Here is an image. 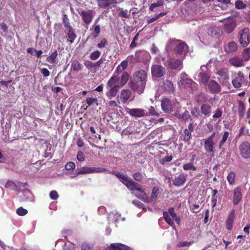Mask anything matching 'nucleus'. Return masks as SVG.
<instances>
[{
	"instance_id": "nucleus-27",
	"label": "nucleus",
	"mask_w": 250,
	"mask_h": 250,
	"mask_svg": "<svg viewBox=\"0 0 250 250\" xmlns=\"http://www.w3.org/2000/svg\"><path fill=\"white\" fill-rule=\"evenodd\" d=\"M229 63L235 67H241L245 65L243 60L237 57L231 58L229 59Z\"/></svg>"
},
{
	"instance_id": "nucleus-42",
	"label": "nucleus",
	"mask_w": 250,
	"mask_h": 250,
	"mask_svg": "<svg viewBox=\"0 0 250 250\" xmlns=\"http://www.w3.org/2000/svg\"><path fill=\"white\" fill-rule=\"evenodd\" d=\"M201 82L204 85H207L208 83L209 77L206 73H202L199 74Z\"/></svg>"
},
{
	"instance_id": "nucleus-8",
	"label": "nucleus",
	"mask_w": 250,
	"mask_h": 250,
	"mask_svg": "<svg viewBox=\"0 0 250 250\" xmlns=\"http://www.w3.org/2000/svg\"><path fill=\"white\" fill-rule=\"evenodd\" d=\"M239 42L243 47H247L250 42V32L248 28H245L239 32Z\"/></svg>"
},
{
	"instance_id": "nucleus-60",
	"label": "nucleus",
	"mask_w": 250,
	"mask_h": 250,
	"mask_svg": "<svg viewBox=\"0 0 250 250\" xmlns=\"http://www.w3.org/2000/svg\"><path fill=\"white\" fill-rule=\"evenodd\" d=\"M84 64L88 69L94 68V63L90 61H85L84 62Z\"/></svg>"
},
{
	"instance_id": "nucleus-41",
	"label": "nucleus",
	"mask_w": 250,
	"mask_h": 250,
	"mask_svg": "<svg viewBox=\"0 0 250 250\" xmlns=\"http://www.w3.org/2000/svg\"><path fill=\"white\" fill-rule=\"evenodd\" d=\"M229 133L228 131H225L224 132L222 138L221 140L219 142L218 146L220 149H221L222 147L224 144L226 143V142L227 141V140L229 137Z\"/></svg>"
},
{
	"instance_id": "nucleus-18",
	"label": "nucleus",
	"mask_w": 250,
	"mask_h": 250,
	"mask_svg": "<svg viewBox=\"0 0 250 250\" xmlns=\"http://www.w3.org/2000/svg\"><path fill=\"white\" fill-rule=\"evenodd\" d=\"M187 175L185 173H181L178 176L175 177L173 180V185L177 187L182 186L186 182Z\"/></svg>"
},
{
	"instance_id": "nucleus-56",
	"label": "nucleus",
	"mask_w": 250,
	"mask_h": 250,
	"mask_svg": "<svg viewBox=\"0 0 250 250\" xmlns=\"http://www.w3.org/2000/svg\"><path fill=\"white\" fill-rule=\"evenodd\" d=\"M75 164L74 162H69L67 163L65 167V168L66 170H73L75 168Z\"/></svg>"
},
{
	"instance_id": "nucleus-31",
	"label": "nucleus",
	"mask_w": 250,
	"mask_h": 250,
	"mask_svg": "<svg viewBox=\"0 0 250 250\" xmlns=\"http://www.w3.org/2000/svg\"><path fill=\"white\" fill-rule=\"evenodd\" d=\"M77 175L93 173V167H83L76 170Z\"/></svg>"
},
{
	"instance_id": "nucleus-47",
	"label": "nucleus",
	"mask_w": 250,
	"mask_h": 250,
	"mask_svg": "<svg viewBox=\"0 0 250 250\" xmlns=\"http://www.w3.org/2000/svg\"><path fill=\"white\" fill-rule=\"evenodd\" d=\"M183 167L185 170H192L195 171L196 170V167L192 163H188L186 164H184Z\"/></svg>"
},
{
	"instance_id": "nucleus-54",
	"label": "nucleus",
	"mask_w": 250,
	"mask_h": 250,
	"mask_svg": "<svg viewBox=\"0 0 250 250\" xmlns=\"http://www.w3.org/2000/svg\"><path fill=\"white\" fill-rule=\"evenodd\" d=\"M98 100L97 98H87L86 99V103L89 105L90 106L94 104H98Z\"/></svg>"
},
{
	"instance_id": "nucleus-37",
	"label": "nucleus",
	"mask_w": 250,
	"mask_h": 250,
	"mask_svg": "<svg viewBox=\"0 0 250 250\" xmlns=\"http://www.w3.org/2000/svg\"><path fill=\"white\" fill-rule=\"evenodd\" d=\"M119 16L122 18H125L126 19H129L130 17L131 13L130 11H128L126 9L124 10L123 8H119Z\"/></svg>"
},
{
	"instance_id": "nucleus-1",
	"label": "nucleus",
	"mask_w": 250,
	"mask_h": 250,
	"mask_svg": "<svg viewBox=\"0 0 250 250\" xmlns=\"http://www.w3.org/2000/svg\"><path fill=\"white\" fill-rule=\"evenodd\" d=\"M147 73L143 69L136 71L130 78L129 87L138 94L144 93L147 82Z\"/></svg>"
},
{
	"instance_id": "nucleus-48",
	"label": "nucleus",
	"mask_w": 250,
	"mask_h": 250,
	"mask_svg": "<svg viewBox=\"0 0 250 250\" xmlns=\"http://www.w3.org/2000/svg\"><path fill=\"white\" fill-rule=\"evenodd\" d=\"M62 21H63V23L64 24V27L68 29V28L72 27L71 26L70 23L69 22V20L66 14L63 15V18H62Z\"/></svg>"
},
{
	"instance_id": "nucleus-34",
	"label": "nucleus",
	"mask_w": 250,
	"mask_h": 250,
	"mask_svg": "<svg viewBox=\"0 0 250 250\" xmlns=\"http://www.w3.org/2000/svg\"><path fill=\"white\" fill-rule=\"evenodd\" d=\"M129 74L127 71H123L122 73L121 78L120 79V84L121 86H124L128 81Z\"/></svg>"
},
{
	"instance_id": "nucleus-10",
	"label": "nucleus",
	"mask_w": 250,
	"mask_h": 250,
	"mask_svg": "<svg viewBox=\"0 0 250 250\" xmlns=\"http://www.w3.org/2000/svg\"><path fill=\"white\" fill-rule=\"evenodd\" d=\"M141 193L140 199L146 202V203H149L151 201H155L157 198V196L159 194V188L156 187H153L151 192V195L150 198H149L143 190V191H140Z\"/></svg>"
},
{
	"instance_id": "nucleus-32",
	"label": "nucleus",
	"mask_w": 250,
	"mask_h": 250,
	"mask_svg": "<svg viewBox=\"0 0 250 250\" xmlns=\"http://www.w3.org/2000/svg\"><path fill=\"white\" fill-rule=\"evenodd\" d=\"M164 86L166 91L171 93L175 91V87L172 81L166 80L164 83Z\"/></svg>"
},
{
	"instance_id": "nucleus-64",
	"label": "nucleus",
	"mask_w": 250,
	"mask_h": 250,
	"mask_svg": "<svg viewBox=\"0 0 250 250\" xmlns=\"http://www.w3.org/2000/svg\"><path fill=\"white\" fill-rule=\"evenodd\" d=\"M41 72L44 77H47L50 75V71L46 68L41 69Z\"/></svg>"
},
{
	"instance_id": "nucleus-51",
	"label": "nucleus",
	"mask_w": 250,
	"mask_h": 250,
	"mask_svg": "<svg viewBox=\"0 0 250 250\" xmlns=\"http://www.w3.org/2000/svg\"><path fill=\"white\" fill-rule=\"evenodd\" d=\"M133 177L135 180H136L138 182H141L143 180V176L141 173L138 171V172H135L133 175Z\"/></svg>"
},
{
	"instance_id": "nucleus-58",
	"label": "nucleus",
	"mask_w": 250,
	"mask_h": 250,
	"mask_svg": "<svg viewBox=\"0 0 250 250\" xmlns=\"http://www.w3.org/2000/svg\"><path fill=\"white\" fill-rule=\"evenodd\" d=\"M107 171V169L105 168L98 167H93V173H100L104 172Z\"/></svg>"
},
{
	"instance_id": "nucleus-49",
	"label": "nucleus",
	"mask_w": 250,
	"mask_h": 250,
	"mask_svg": "<svg viewBox=\"0 0 250 250\" xmlns=\"http://www.w3.org/2000/svg\"><path fill=\"white\" fill-rule=\"evenodd\" d=\"M163 4H164V1L163 0H159V1H157L156 3H152L149 7V9L151 11H153L155 8L158 7V6H162Z\"/></svg>"
},
{
	"instance_id": "nucleus-52",
	"label": "nucleus",
	"mask_w": 250,
	"mask_h": 250,
	"mask_svg": "<svg viewBox=\"0 0 250 250\" xmlns=\"http://www.w3.org/2000/svg\"><path fill=\"white\" fill-rule=\"evenodd\" d=\"M101 55V52L99 51H95L90 55V58L92 60H97Z\"/></svg>"
},
{
	"instance_id": "nucleus-59",
	"label": "nucleus",
	"mask_w": 250,
	"mask_h": 250,
	"mask_svg": "<svg viewBox=\"0 0 250 250\" xmlns=\"http://www.w3.org/2000/svg\"><path fill=\"white\" fill-rule=\"evenodd\" d=\"M77 159L79 161H84L85 160V156L83 153L82 151H79L77 154Z\"/></svg>"
},
{
	"instance_id": "nucleus-24",
	"label": "nucleus",
	"mask_w": 250,
	"mask_h": 250,
	"mask_svg": "<svg viewBox=\"0 0 250 250\" xmlns=\"http://www.w3.org/2000/svg\"><path fill=\"white\" fill-rule=\"evenodd\" d=\"M235 210L232 209L226 221V228L229 230H231L232 229L233 223L235 218Z\"/></svg>"
},
{
	"instance_id": "nucleus-15",
	"label": "nucleus",
	"mask_w": 250,
	"mask_h": 250,
	"mask_svg": "<svg viewBox=\"0 0 250 250\" xmlns=\"http://www.w3.org/2000/svg\"><path fill=\"white\" fill-rule=\"evenodd\" d=\"M151 71L152 76L161 78L165 74L166 69L161 65L155 64L152 66Z\"/></svg>"
},
{
	"instance_id": "nucleus-57",
	"label": "nucleus",
	"mask_w": 250,
	"mask_h": 250,
	"mask_svg": "<svg viewBox=\"0 0 250 250\" xmlns=\"http://www.w3.org/2000/svg\"><path fill=\"white\" fill-rule=\"evenodd\" d=\"M172 159L173 157L171 155L169 156H166L160 161V163L162 165H164L166 162H170L172 160Z\"/></svg>"
},
{
	"instance_id": "nucleus-20",
	"label": "nucleus",
	"mask_w": 250,
	"mask_h": 250,
	"mask_svg": "<svg viewBox=\"0 0 250 250\" xmlns=\"http://www.w3.org/2000/svg\"><path fill=\"white\" fill-rule=\"evenodd\" d=\"M208 88L212 93H219L221 91V87L219 83L214 80H210L208 83Z\"/></svg>"
},
{
	"instance_id": "nucleus-9",
	"label": "nucleus",
	"mask_w": 250,
	"mask_h": 250,
	"mask_svg": "<svg viewBox=\"0 0 250 250\" xmlns=\"http://www.w3.org/2000/svg\"><path fill=\"white\" fill-rule=\"evenodd\" d=\"M224 21L223 28L227 34H230L233 32L236 26V21L233 18H228L220 20V22Z\"/></svg>"
},
{
	"instance_id": "nucleus-13",
	"label": "nucleus",
	"mask_w": 250,
	"mask_h": 250,
	"mask_svg": "<svg viewBox=\"0 0 250 250\" xmlns=\"http://www.w3.org/2000/svg\"><path fill=\"white\" fill-rule=\"evenodd\" d=\"M245 81L244 74L239 71L232 80V84L235 88H240Z\"/></svg>"
},
{
	"instance_id": "nucleus-16",
	"label": "nucleus",
	"mask_w": 250,
	"mask_h": 250,
	"mask_svg": "<svg viewBox=\"0 0 250 250\" xmlns=\"http://www.w3.org/2000/svg\"><path fill=\"white\" fill-rule=\"evenodd\" d=\"M98 6L101 8H111L116 6L117 0H96Z\"/></svg>"
},
{
	"instance_id": "nucleus-11",
	"label": "nucleus",
	"mask_w": 250,
	"mask_h": 250,
	"mask_svg": "<svg viewBox=\"0 0 250 250\" xmlns=\"http://www.w3.org/2000/svg\"><path fill=\"white\" fill-rule=\"evenodd\" d=\"M240 154L244 159L250 158V143L244 142L241 144L239 146Z\"/></svg>"
},
{
	"instance_id": "nucleus-6",
	"label": "nucleus",
	"mask_w": 250,
	"mask_h": 250,
	"mask_svg": "<svg viewBox=\"0 0 250 250\" xmlns=\"http://www.w3.org/2000/svg\"><path fill=\"white\" fill-rule=\"evenodd\" d=\"M163 217L165 221L171 226L174 225V222L173 220H174L177 224H179L181 221L180 218L177 216V214L174 212V209L173 208H168V212H163Z\"/></svg>"
},
{
	"instance_id": "nucleus-26",
	"label": "nucleus",
	"mask_w": 250,
	"mask_h": 250,
	"mask_svg": "<svg viewBox=\"0 0 250 250\" xmlns=\"http://www.w3.org/2000/svg\"><path fill=\"white\" fill-rule=\"evenodd\" d=\"M131 94V92L129 89H123L120 94V100L123 104L126 103L129 99Z\"/></svg>"
},
{
	"instance_id": "nucleus-5",
	"label": "nucleus",
	"mask_w": 250,
	"mask_h": 250,
	"mask_svg": "<svg viewBox=\"0 0 250 250\" xmlns=\"http://www.w3.org/2000/svg\"><path fill=\"white\" fill-rule=\"evenodd\" d=\"M165 58L162 59L164 65L167 69L173 70L176 69L181 70L183 68V60L175 58L174 57H170L167 59L166 62Z\"/></svg>"
},
{
	"instance_id": "nucleus-62",
	"label": "nucleus",
	"mask_w": 250,
	"mask_h": 250,
	"mask_svg": "<svg viewBox=\"0 0 250 250\" xmlns=\"http://www.w3.org/2000/svg\"><path fill=\"white\" fill-rule=\"evenodd\" d=\"M49 196L51 199L56 200L59 197V195L56 191L52 190L50 192Z\"/></svg>"
},
{
	"instance_id": "nucleus-39",
	"label": "nucleus",
	"mask_w": 250,
	"mask_h": 250,
	"mask_svg": "<svg viewBox=\"0 0 250 250\" xmlns=\"http://www.w3.org/2000/svg\"><path fill=\"white\" fill-rule=\"evenodd\" d=\"M68 32L67 33V37L69 39V42L71 43H72L74 42V41L76 38L77 36L74 32V30L73 27L68 28Z\"/></svg>"
},
{
	"instance_id": "nucleus-63",
	"label": "nucleus",
	"mask_w": 250,
	"mask_h": 250,
	"mask_svg": "<svg viewBox=\"0 0 250 250\" xmlns=\"http://www.w3.org/2000/svg\"><path fill=\"white\" fill-rule=\"evenodd\" d=\"M191 244V242H188L186 241L180 242L177 244V246L178 247L189 246Z\"/></svg>"
},
{
	"instance_id": "nucleus-50",
	"label": "nucleus",
	"mask_w": 250,
	"mask_h": 250,
	"mask_svg": "<svg viewBox=\"0 0 250 250\" xmlns=\"http://www.w3.org/2000/svg\"><path fill=\"white\" fill-rule=\"evenodd\" d=\"M223 114L222 110L221 108H217L213 115L212 117L214 119H218L222 117Z\"/></svg>"
},
{
	"instance_id": "nucleus-19",
	"label": "nucleus",
	"mask_w": 250,
	"mask_h": 250,
	"mask_svg": "<svg viewBox=\"0 0 250 250\" xmlns=\"http://www.w3.org/2000/svg\"><path fill=\"white\" fill-rule=\"evenodd\" d=\"M161 106L163 110L165 113H170L172 111L171 102L168 98H165L162 99Z\"/></svg>"
},
{
	"instance_id": "nucleus-40",
	"label": "nucleus",
	"mask_w": 250,
	"mask_h": 250,
	"mask_svg": "<svg viewBox=\"0 0 250 250\" xmlns=\"http://www.w3.org/2000/svg\"><path fill=\"white\" fill-rule=\"evenodd\" d=\"M243 61L247 62L250 60V48H245L242 52V59Z\"/></svg>"
},
{
	"instance_id": "nucleus-3",
	"label": "nucleus",
	"mask_w": 250,
	"mask_h": 250,
	"mask_svg": "<svg viewBox=\"0 0 250 250\" xmlns=\"http://www.w3.org/2000/svg\"><path fill=\"white\" fill-rule=\"evenodd\" d=\"M119 83L117 78L115 77H111L107 81L106 85L105 95L108 99L110 100L116 96L120 88Z\"/></svg>"
},
{
	"instance_id": "nucleus-38",
	"label": "nucleus",
	"mask_w": 250,
	"mask_h": 250,
	"mask_svg": "<svg viewBox=\"0 0 250 250\" xmlns=\"http://www.w3.org/2000/svg\"><path fill=\"white\" fill-rule=\"evenodd\" d=\"M58 52L56 50L52 52L47 58L46 61L51 64L55 63L58 56Z\"/></svg>"
},
{
	"instance_id": "nucleus-46",
	"label": "nucleus",
	"mask_w": 250,
	"mask_h": 250,
	"mask_svg": "<svg viewBox=\"0 0 250 250\" xmlns=\"http://www.w3.org/2000/svg\"><path fill=\"white\" fill-rule=\"evenodd\" d=\"M123 71H125L122 68H121L119 65L116 68L115 71H114L113 75L111 77H116L117 78L118 82L120 81L119 75L122 74Z\"/></svg>"
},
{
	"instance_id": "nucleus-44",
	"label": "nucleus",
	"mask_w": 250,
	"mask_h": 250,
	"mask_svg": "<svg viewBox=\"0 0 250 250\" xmlns=\"http://www.w3.org/2000/svg\"><path fill=\"white\" fill-rule=\"evenodd\" d=\"M191 137V132L189 131L188 130H187V128L185 129L183 131V141L185 142H188Z\"/></svg>"
},
{
	"instance_id": "nucleus-7",
	"label": "nucleus",
	"mask_w": 250,
	"mask_h": 250,
	"mask_svg": "<svg viewBox=\"0 0 250 250\" xmlns=\"http://www.w3.org/2000/svg\"><path fill=\"white\" fill-rule=\"evenodd\" d=\"M78 14L80 15L83 23L85 24L86 28L91 22L94 16L95 11L92 9L84 10L82 9L77 10Z\"/></svg>"
},
{
	"instance_id": "nucleus-33",
	"label": "nucleus",
	"mask_w": 250,
	"mask_h": 250,
	"mask_svg": "<svg viewBox=\"0 0 250 250\" xmlns=\"http://www.w3.org/2000/svg\"><path fill=\"white\" fill-rule=\"evenodd\" d=\"M237 49L238 47L237 43L232 41L229 43L228 46L225 48V50L227 52L230 53L236 52Z\"/></svg>"
},
{
	"instance_id": "nucleus-45",
	"label": "nucleus",
	"mask_w": 250,
	"mask_h": 250,
	"mask_svg": "<svg viewBox=\"0 0 250 250\" xmlns=\"http://www.w3.org/2000/svg\"><path fill=\"white\" fill-rule=\"evenodd\" d=\"M167 14V12H161L159 14L156 15L154 17L151 18L149 20L147 21V22L148 24L151 23L158 19H159L160 17H162Z\"/></svg>"
},
{
	"instance_id": "nucleus-4",
	"label": "nucleus",
	"mask_w": 250,
	"mask_h": 250,
	"mask_svg": "<svg viewBox=\"0 0 250 250\" xmlns=\"http://www.w3.org/2000/svg\"><path fill=\"white\" fill-rule=\"evenodd\" d=\"M216 136H219V132L214 131L208 138L202 140L204 149L207 153L213 154L215 152L216 141H214V138Z\"/></svg>"
},
{
	"instance_id": "nucleus-43",
	"label": "nucleus",
	"mask_w": 250,
	"mask_h": 250,
	"mask_svg": "<svg viewBox=\"0 0 250 250\" xmlns=\"http://www.w3.org/2000/svg\"><path fill=\"white\" fill-rule=\"evenodd\" d=\"M235 173L233 171H230L227 177V179L229 183L232 185L235 183Z\"/></svg>"
},
{
	"instance_id": "nucleus-23",
	"label": "nucleus",
	"mask_w": 250,
	"mask_h": 250,
	"mask_svg": "<svg viewBox=\"0 0 250 250\" xmlns=\"http://www.w3.org/2000/svg\"><path fill=\"white\" fill-rule=\"evenodd\" d=\"M216 74L219 76L218 79L222 83H226L229 79V72L227 70L221 69L218 70Z\"/></svg>"
},
{
	"instance_id": "nucleus-30",
	"label": "nucleus",
	"mask_w": 250,
	"mask_h": 250,
	"mask_svg": "<svg viewBox=\"0 0 250 250\" xmlns=\"http://www.w3.org/2000/svg\"><path fill=\"white\" fill-rule=\"evenodd\" d=\"M174 116L180 120H183L185 121H186L189 119L192 120L189 113L187 110H186L182 114H181L179 112L176 113L174 114Z\"/></svg>"
},
{
	"instance_id": "nucleus-35",
	"label": "nucleus",
	"mask_w": 250,
	"mask_h": 250,
	"mask_svg": "<svg viewBox=\"0 0 250 250\" xmlns=\"http://www.w3.org/2000/svg\"><path fill=\"white\" fill-rule=\"evenodd\" d=\"M71 68L74 71L79 72L82 69V65L78 60H72L71 64Z\"/></svg>"
},
{
	"instance_id": "nucleus-61",
	"label": "nucleus",
	"mask_w": 250,
	"mask_h": 250,
	"mask_svg": "<svg viewBox=\"0 0 250 250\" xmlns=\"http://www.w3.org/2000/svg\"><path fill=\"white\" fill-rule=\"evenodd\" d=\"M107 41L105 39H103L101 40V41L100 42H99L98 44H97V46L99 48H104V47H105L106 45L107 44Z\"/></svg>"
},
{
	"instance_id": "nucleus-55",
	"label": "nucleus",
	"mask_w": 250,
	"mask_h": 250,
	"mask_svg": "<svg viewBox=\"0 0 250 250\" xmlns=\"http://www.w3.org/2000/svg\"><path fill=\"white\" fill-rule=\"evenodd\" d=\"M27 212V210L23 208L22 207L19 208L16 210V213L20 216H24L26 215Z\"/></svg>"
},
{
	"instance_id": "nucleus-21",
	"label": "nucleus",
	"mask_w": 250,
	"mask_h": 250,
	"mask_svg": "<svg viewBox=\"0 0 250 250\" xmlns=\"http://www.w3.org/2000/svg\"><path fill=\"white\" fill-rule=\"evenodd\" d=\"M207 32L208 35L218 38L222 34L221 29L217 26L211 27L208 29Z\"/></svg>"
},
{
	"instance_id": "nucleus-29",
	"label": "nucleus",
	"mask_w": 250,
	"mask_h": 250,
	"mask_svg": "<svg viewBox=\"0 0 250 250\" xmlns=\"http://www.w3.org/2000/svg\"><path fill=\"white\" fill-rule=\"evenodd\" d=\"M129 247L121 243L111 244L108 248V250H128Z\"/></svg>"
},
{
	"instance_id": "nucleus-12",
	"label": "nucleus",
	"mask_w": 250,
	"mask_h": 250,
	"mask_svg": "<svg viewBox=\"0 0 250 250\" xmlns=\"http://www.w3.org/2000/svg\"><path fill=\"white\" fill-rule=\"evenodd\" d=\"M188 45L185 42L182 41L175 46L173 50L176 54L184 56L188 53Z\"/></svg>"
},
{
	"instance_id": "nucleus-25",
	"label": "nucleus",
	"mask_w": 250,
	"mask_h": 250,
	"mask_svg": "<svg viewBox=\"0 0 250 250\" xmlns=\"http://www.w3.org/2000/svg\"><path fill=\"white\" fill-rule=\"evenodd\" d=\"M200 111L202 115L209 117L211 114V106L208 103H204L201 106Z\"/></svg>"
},
{
	"instance_id": "nucleus-22",
	"label": "nucleus",
	"mask_w": 250,
	"mask_h": 250,
	"mask_svg": "<svg viewBox=\"0 0 250 250\" xmlns=\"http://www.w3.org/2000/svg\"><path fill=\"white\" fill-rule=\"evenodd\" d=\"M181 76V79L178 83L179 85L190 87L191 86L192 83H194L193 81L191 79H188L187 77V75L185 72H182Z\"/></svg>"
},
{
	"instance_id": "nucleus-28",
	"label": "nucleus",
	"mask_w": 250,
	"mask_h": 250,
	"mask_svg": "<svg viewBox=\"0 0 250 250\" xmlns=\"http://www.w3.org/2000/svg\"><path fill=\"white\" fill-rule=\"evenodd\" d=\"M238 103V112L240 119H243L244 117L246 111V105L245 103L240 100H239Z\"/></svg>"
},
{
	"instance_id": "nucleus-14",
	"label": "nucleus",
	"mask_w": 250,
	"mask_h": 250,
	"mask_svg": "<svg viewBox=\"0 0 250 250\" xmlns=\"http://www.w3.org/2000/svg\"><path fill=\"white\" fill-rule=\"evenodd\" d=\"M232 203L234 206L238 205L242 199V189L240 187H237L232 190Z\"/></svg>"
},
{
	"instance_id": "nucleus-36",
	"label": "nucleus",
	"mask_w": 250,
	"mask_h": 250,
	"mask_svg": "<svg viewBox=\"0 0 250 250\" xmlns=\"http://www.w3.org/2000/svg\"><path fill=\"white\" fill-rule=\"evenodd\" d=\"M91 30H93L90 36L94 39L97 38L101 32V28L100 25H92Z\"/></svg>"
},
{
	"instance_id": "nucleus-53",
	"label": "nucleus",
	"mask_w": 250,
	"mask_h": 250,
	"mask_svg": "<svg viewBox=\"0 0 250 250\" xmlns=\"http://www.w3.org/2000/svg\"><path fill=\"white\" fill-rule=\"evenodd\" d=\"M235 5L236 8L238 9H242L246 7V4L239 0H237L235 1Z\"/></svg>"
},
{
	"instance_id": "nucleus-17",
	"label": "nucleus",
	"mask_w": 250,
	"mask_h": 250,
	"mask_svg": "<svg viewBox=\"0 0 250 250\" xmlns=\"http://www.w3.org/2000/svg\"><path fill=\"white\" fill-rule=\"evenodd\" d=\"M128 113L135 118H141L146 116V110L142 108L128 109Z\"/></svg>"
},
{
	"instance_id": "nucleus-2",
	"label": "nucleus",
	"mask_w": 250,
	"mask_h": 250,
	"mask_svg": "<svg viewBox=\"0 0 250 250\" xmlns=\"http://www.w3.org/2000/svg\"><path fill=\"white\" fill-rule=\"evenodd\" d=\"M110 173L115 175L123 184H124L130 190H137L138 191H143V189L141 188V186L137 182L132 180L127 175L117 171H112Z\"/></svg>"
}]
</instances>
